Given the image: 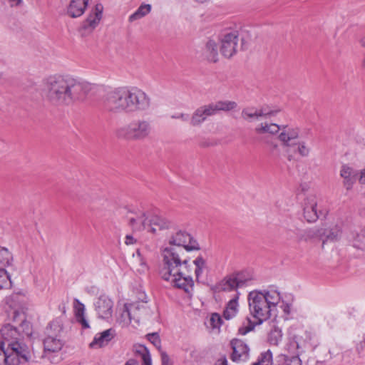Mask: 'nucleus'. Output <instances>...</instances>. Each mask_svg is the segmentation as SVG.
<instances>
[{
	"label": "nucleus",
	"instance_id": "56",
	"mask_svg": "<svg viewBox=\"0 0 365 365\" xmlns=\"http://www.w3.org/2000/svg\"><path fill=\"white\" fill-rule=\"evenodd\" d=\"M218 365H228L227 360L225 357H222L217 361Z\"/></svg>",
	"mask_w": 365,
	"mask_h": 365
},
{
	"label": "nucleus",
	"instance_id": "2",
	"mask_svg": "<svg viewBox=\"0 0 365 365\" xmlns=\"http://www.w3.org/2000/svg\"><path fill=\"white\" fill-rule=\"evenodd\" d=\"M103 106L114 114H130L149 110L151 99L143 90L137 87L121 86L106 93Z\"/></svg>",
	"mask_w": 365,
	"mask_h": 365
},
{
	"label": "nucleus",
	"instance_id": "9",
	"mask_svg": "<svg viewBox=\"0 0 365 365\" xmlns=\"http://www.w3.org/2000/svg\"><path fill=\"white\" fill-rule=\"evenodd\" d=\"M140 225H135V230H146L148 232L155 234L158 230L168 229L170 222L150 212L140 211Z\"/></svg>",
	"mask_w": 365,
	"mask_h": 365
},
{
	"label": "nucleus",
	"instance_id": "52",
	"mask_svg": "<svg viewBox=\"0 0 365 365\" xmlns=\"http://www.w3.org/2000/svg\"><path fill=\"white\" fill-rule=\"evenodd\" d=\"M359 182L361 185H365V168L359 173Z\"/></svg>",
	"mask_w": 365,
	"mask_h": 365
},
{
	"label": "nucleus",
	"instance_id": "44",
	"mask_svg": "<svg viewBox=\"0 0 365 365\" xmlns=\"http://www.w3.org/2000/svg\"><path fill=\"white\" fill-rule=\"evenodd\" d=\"M208 323L209 326L211 327L212 329L220 328L222 324L221 317L220 316V314L217 313H213L212 314Z\"/></svg>",
	"mask_w": 365,
	"mask_h": 365
},
{
	"label": "nucleus",
	"instance_id": "22",
	"mask_svg": "<svg viewBox=\"0 0 365 365\" xmlns=\"http://www.w3.org/2000/svg\"><path fill=\"white\" fill-rule=\"evenodd\" d=\"M89 0H71L66 13L71 18L82 16L87 8Z\"/></svg>",
	"mask_w": 365,
	"mask_h": 365
},
{
	"label": "nucleus",
	"instance_id": "13",
	"mask_svg": "<svg viewBox=\"0 0 365 365\" xmlns=\"http://www.w3.org/2000/svg\"><path fill=\"white\" fill-rule=\"evenodd\" d=\"M239 37L236 31L225 34L220 41V51L226 58H230L237 51Z\"/></svg>",
	"mask_w": 365,
	"mask_h": 365
},
{
	"label": "nucleus",
	"instance_id": "41",
	"mask_svg": "<svg viewBox=\"0 0 365 365\" xmlns=\"http://www.w3.org/2000/svg\"><path fill=\"white\" fill-rule=\"evenodd\" d=\"M353 245L358 249L365 247V227L361 228L360 232L356 234L353 240Z\"/></svg>",
	"mask_w": 365,
	"mask_h": 365
},
{
	"label": "nucleus",
	"instance_id": "25",
	"mask_svg": "<svg viewBox=\"0 0 365 365\" xmlns=\"http://www.w3.org/2000/svg\"><path fill=\"white\" fill-rule=\"evenodd\" d=\"M280 125L274 123L263 122L257 125L255 128V132L259 135L264 134L274 135L279 132Z\"/></svg>",
	"mask_w": 365,
	"mask_h": 365
},
{
	"label": "nucleus",
	"instance_id": "40",
	"mask_svg": "<svg viewBox=\"0 0 365 365\" xmlns=\"http://www.w3.org/2000/svg\"><path fill=\"white\" fill-rule=\"evenodd\" d=\"M282 333L280 329L274 327L272 329L269 334L268 340L269 342L272 345H278L282 341Z\"/></svg>",
	"mask_w": 365,
	"mask_h": 365
},
{
	"label": "nucleus",
	"instance_id": "45",
	"mask_svg": "<svg viewBox=\"0 0 365 365\" xmlns=\"http://www.w3.org/2000/svg\"><path fill=\"white\" fill-rule=\"evenodd\" d=\"M147 338L155 347L160 348V339L157 333L148 334Z\"/></svg>",
	"mask_w": 365,
	"mask_h": 365
},
{
	"label": "nucleus",
	"instance_id": "1",
	"mask_svg": "<svg viewBox=\"0 0 365 365\" xmlns=\"http://www.w3.org/2000/svg\"><path fill=\"white\" fill-rule=\"evenodd\" d=\"M91 85L71 76H51L43 82L45 99L52 106H71L83 101L91 91Z\"/></svg>",
	"mask_w": 365,
	"mask_h": 365
},
{
	"label": "nucleus",
	"instance_id": "43",
	"mask_svg": "<svg viewBox=\"0 0 365 365\" xmlns=\"http://www.w3.org/2000/svg\"><path fill=\"white\" fill-rule=\"evenodd\" d=\"M133 258L135 262L139 265V267L137 269V270L140 272H144L147 269V266L139 250H137L136 254L133 255Z\"/></svg>",
	"mask_w": 365,
	"mask_h": 365
},
{
	"label": "nucleus",
	"instance_id": "5",
	"mask_svg": "<svg viewBox=\"0 0 365 365\" xmlns=\"http://www.w3.org/2000/svg\"><path fill=\"white\" fill-rule=\"evenodd\" d=\"M190 273V265L187 259H180L178 252H175V250L165 251L164 262L160 270L164 280L170 282L174 287L190 294L194 287V281Z\"/></svg>",
	"mask_w": 365,
	"mask_h": 365
},
{
	"label": "nucleus",
	"instance_id": "37",
	"mask_svg": "<svg viewBox=\"0 0 365 365\" xmlns=\"http://www.w3.org/2000/svg\"><path fill=\"white\" fill-rule=\"evenodd\" d=\"M12 254L6 248L0 247V267L5 268L11 264Z\"/></svg>",
	"mask_w": 365,
	"mask_h": 365
},
{
	"label": "nucleus",
	"instance_id": "50",
	"mask_svg": "<svg viewBox=\"0 0 365 365\" xmlns=\"http://www.w3.org/2000/svg\"><path fill=\"white\" fill-rule=\"evenodd\" d=\"M172 118H179L181 119L182 121L187 122L190 120V118L188 114L185 113H180L178 115H172Z\"/></svg>",
	"mask_w": 365,
	"mask_h": 365
},
{
	"label": "nucleus",
	"instance_id": "35",
	"mask_svg": "<svg viewBox=\"0 0 365 365\" xmlns=\"http://www.w3.org/2000/svg\"><path fill=\"white\" fill-rule=\"evenodd\" d=\"M134 351L141 357L142 365H152L151 356L145 346L136 345L134 346Z\"/></svg>",
	"mask_w": 365,
	"mask_h": 365
},
{
	"label": "nucleus",
	"instance_id": "30",
	"mask_svg": "<svg viewBox=\"0 0 365 365\" xmlns=\"http://www.w3.org/2000/svg\"><path fill=\"white\" fill-rule=\"evenodd\" d=\"M74 309H75V314L76 318L78 322H79L82 327L84 329L89 328V324L88 321L85 317V306L83 303H81L78 299H76L74 300Z\"/></svg>",
	"mask_w": 365,
	"mask_h": 365
},
{
	"label": "nucleus",
	"instance_id": "14",
	"mask_svg": "<svg viewBox=\"0 0 365 365\" xmlns=\"http://www.w3.org/2000/svg\"><path fill=\"white\" fill-rule=\"evenodd\" d=\"M11 320L19 324L21 328V333L27 336L31 334V326L29 322L26 320V308L20 306L12 309L10 314Z\"/></svg>",
	"mask_w": 365,
	"mask_h": 365
},
{
	"label": "nucleus",
	"instance_id": "47",
	"mask_svg": "<svg viewBox=\"0 0 365 365\" xmlns=\"http://www.w3.org/2000/svg\"><path fill=\"white\" fill-rule=\"evenodd\" d=\"M299 344L295 341V340H292L290 341L287 344V351L291 353V354H296V355H298V349H299Z\"/></svg>",
	"mask_w": 365,
	"mask_h": 365
},
{
	"label": "nucleus",
	"instance_id": "38",
	"mask_svg": "<svg viewBox=\"0 0 365 365\" xmlns=\"http://www.w3.org/2000/svg\"><path fill=\"white\" fill-rule=\"evenodd\" d=\"M252 365H273L272 353L270 350H267L261 353L257 361Z\"/></svg>",
	"mask_w": 365,
	"mask_h": 365
},
{
	"label": "nucleus",
	"instance_id": "16",
	"mask_svg": "<svg viewBox=\"0 0 365 365\" xmlns=\"http://www.w3.org/2000/svg\"><path fill=\"white\" fill-rule=\"evenodd\" d=\"M103 6L101 4H97L92 8L87 18L82 24V29L89 31L95 29L99 24L103 16Z\"/></svg>",
	"mask_w": 365,
	"mask_h": 365
},
{
	"label": "nucleus",
	"instance_id": "23",
	"mask_svg": "<svg viewBox=\"0 0 365 365\" xmlns=\"http://www.w3.org/2000/svg\"><path fill=\"white\" fill-rule=\"evenodd\" d=\"M113 336L114 331L112 329L105 330L95 336L93 340L90 344V347L92 349L101 348L107 345Z\"/></svg>",
	"mask_w": 365,
	"mask_h": 365
},
{
	"label": "nucleus",
	"instance_id": "6",
	"mask_svg": "<svg viewBox=\"0 0 365 365\" xmlns=\"http://www.w3.org/2000/svg\"><path fill=\"white\" fill-rule=\"evenodd\" d=\"M153 130L152 122L148 119L141 118L119 127L115 130V135L120 139L141 141L149 138Z\"/></svg>",
	"mask_w": 365,
	"mask_h": 365
},
{
	"label": "nucleus",
	"instance_id": "53",
	"mask_svg": "<svg viewBox=\"0 0 365 365\" xmlns=\"http://www.w3.org/2000/svg\"><path fill=\"white\" fill-rule=\"evenodd\" d=\"M282 308L283 309V312H284V314L287 315L290 314L291 307L289 304L283 303L282 305Z\"/></svg>",
	"mask_w": 365,
	"mask_h": 365
},
{
	"label": "nucleus",
	"instance_id": "15",
	"mask_svg": "<svg viewBox=\"0 0 365 365\" xmlns=\"http://www.w3.org/2000/svg\"><path fill=\"white\" fill-rule=\"evenodd\" d=\"M95 311L101 319L108 320L113 315V302L106 295H101L94 303Z\"/></svg>",
	"mask_w": 365,
	"mask_h": 365
},
{
	"label": "nucleus",
	"instance_id": "7",
	"mask_svg": "<svg viewBox=\"0 0 365 365\" xmlns=\"http://www.w3.org/2000/svg\"><path fill=\"white\" fill-rule=\"evenodd\" d=\"M199 249L198 243L189 233L182 230L178 231L170 236L168 245L162 250L163 262H164V254L166 250H175V252H178L180 259H185L183 257L184 250L191 251Z\"/></svg>",
	"mask_w": 365,
	"mask_h": 365
},
{
	"label": "nucleus",
	"instance_id": "26",
	"mask_svg": "<svg viewBox=\"0 0 365 365\" xmlns=\"http://www.w3.org/2000/svg\"><path fill=\"white\" fill-rule=\"evenodd\" d=\"M190 265V271L192 269L194 270L196 281L200 282L202 276L207 268L205 259L202 257L199 256L192 261V265Z\"/></svg>",
	"mask_w": 365,
	"mask_h": 365
},
{
	"label": "nucleus",
	"instance_id": "32",
	"mask_svg": "<svg viewBox=\"0 0 365 365\" xmlns=\"http://www.w3.org/2000/svg\"><path fill=\"white\" fill-rule=\"evenodd\" d=\"M311 151L312 148L310 145L306 141L299 140V139L292 148L294 157L296 154H298L302 158H307L310 155Z\"/></svg>",
	"mask_w": 365,
	"mask_h": 365
},
{
	"label": "nucleus",
	"instance_id": "36",
	"mask_svg": "<svg viewBox=\"0 0 365 365\" xmlns=\"http://www.w3.org/2000/svg\"><path fill=\"white\" fill-rule=\"evenodd\" d=\"M300 230L294 226L285 227L282 235L283 239L287 241L295 240L299 238Z\"/></svg>",
	"mask_w": 365,
	"mask_h": 365
},
{
	"label": "nucleus",
	"instance_id": "33",
	"mask_svg": "<svg viewBox=\"0 0 365 365\" xmlns=\"http://www.w3.org/2000/svg\"><path fill=\"white\" fill-rule=\"evenodd\" d=\"M204 55L207 58V59L212 62H216L218 60V51H217V46L216 43L210 40L206 43V46L204 49Z\"/></svg>",
	"mask_w": 365,
	"mask_h": 365
},
{
	"label": "nucleus",
	"instance_id": "39",
	"mask_svg": "<svg viewBox=\"0 0 365 365\" xmlns=\"http://www.w3.org/2000/svg\"><path fill=\"white\" fill-rule=\"evenodd\" d=\"M11 286L10 277L5 268L0 267V289H8Z\"/></svg>",
	"mask_w": 365,
	"mask_h": 365
},
{
	"label": "nucleus",
	"instance_id": "28",
	"mask_svg": "<svg viewBox=\"0 0 365 365\" xmlns=\"http://www.w3.org/2000/svg\"><path fill=\"white\" fill-rule=\"evenodd\" d=\"M213 115L217 114L220 111H230L237 108V104L232 101H219L215 103H209Z\"/></svg>",
	"mask_w": 365,
	"mask_h": 365
},
{
	"label": "nucleus",
	"instance_id": "27",
	"mask_svg": "<svg viewBox=\"0 0 365 365\" xmlns=\"http://www.w3.org/2000/svg\"><path fill=\"white\" fill-rule=\"evenodd\" d=\"M130 304L137 305L138 307H141L140 309H137L135 310L133 313V321L137 323L142 319H146L149 318L152 315V311L148 307V306L145 302H134L130 303Z\"/></svg>",
	"mask_w": 365,
	"mask_h": 365
},
{
	"label": "nucleus",
	"instance_id": "19",
	"mask_svg": "<svg viewBox=\"0 0 365 365\" xmlns=\"http://www.w3.org/2000/svg\"><path fill=\"white\" fill-rule=\"evenodd\" d=\"M212 115H214L210 105L206 104L202 106L197 108L192 113L190 119V123L192 126H199L205 121L208 117Z\"/></svg>",
	"mask_w": 365,
	"mask_h": 365
},
{
	"label": "nucleus",
	"instance_id": "18",
	"mask_svg": "<svg viewBox=\"0 0 365 365\" xmlns=\"http://www.w3.org/2000/svg\"><path fill=\"white\" fill-rule=\"evenodd\" d=\"M340 176L343 178V185L346 190H351L359 178V172L354 168L343 165L340 169Z\"/></svg>",
	"mask_w": 365,
	"mask_h": 365
},
{
	"label": "nucleus",
	"instance_id": "20",
	"mask_svg": "<svg viewBox=\"0 0 365 365\" xmlns=\"http://www.w3.org/2000/svg\"><path fill=\"white\" fill-rule=\"evenodd\" d=\"M137 305L125 304L122 308L119 309V314L117 322L122 326H128L132 320H133V313L137 309H140Z\"/></svg>",
	"mask_w": 365,
	"mask_h": 365
},
{
	"label": "nucleus",
	"instance_id": "12",
	"mask_svg": "<svg viewBox=\"0 0 365 365\" xmlns=\"http://www.w3.org/2000/svg\"><path fill=\"white\" fill-rule=\"evenodd\" d=\"M279 111V110L272 109L267 106L259 108L247 107L242 109L241 116L245 120L252 122L275 116Z\"/></svg>",
	"mask_w": 365,
	"mask_h": 365
},
{
	"label": "nucleus",
	"instance_id": "31",
	"mask_svg": "<svg viewBox=\"0 0 365 365\" xmlns=\"http://www.w3.org/2000/svg\"><path fill=\"white\" fill-rule=\"evenodd\" d=\"M238 299L239 293H236L234 297L228 302L223 314L226 319H230L237 314L238 312Z\"/></svg>",
	"mask_w": 365,
	"mask_h": 365
},
{
	"label": "nucleus",
	"instance_id": "48",
	"mask_svg": "<svg viewBox=\"0 0 365 365\" xmlns=\"http://www.w3.org/2000/svg\"><path fill=\"white\" fill-rule=\"evenodd\" d=\"M266 144L269 146V150L272 154H277L279 150V145L274 140H265Z\"/></svg>",
	"mask_w": 365,
	"mask_h": 365
},
{
	"label": "nucleus",
	"instance_id": "4",
	"mask_svg": "<svg viewBox=\"0 0 365 365\" xmlns=\"http://www.w3.org/2000/svg\"><path fill=\"white\" fill-rule=\"evenodd\" d=\"M0 365H20L31 359V351L24 341V334L8 323L0 329Z\"/></svg>",
	"mask_w": 365,
	"mask_h": 365
},
{
	"label": "nucleus",
	"instance_id": "24",
	"mask_svg": "<svg viewBox=\"0 0 365 365\" xmlns=\"http://www.w3.org/2000/svg\"><path fill=\"white\" fill-rule=\"evenodd\" d=\"M64 342L61 336L46 334L43 340L44 351L48 352H58L61 350Z\"/></svg>",
	"mask_w": 365,
	"mask_h": 365
},
{
	"label": "nucleus",
	"instance_id": "57",
	"mask_svg": "<svg viewBox=\"0 0 365 365\" xmlns=\"http://www.w3.org/2000/svg\"><path fill=\"white\" fill-rule=\"evenodd\" d=\"M197 2H200V3H203L205 2L206 0H195Z\"/></svg>",
	"mask_w": 365,
	"mask_h": 365
},
{
	"label": "nucleus",
	"instance_id": "49",
	"mask_svg": "<svg viewBox=\"0 0 365 365\" xmlns=\"http://www.w3.org/2000/svg\"><path fill=\"white\" fill-rule=\"evenodd\" d=\"M160 356L162 365H173V361L166 352L161 351Z\"/></svg>",
	"mask_w": 365,
	"mask_h": 365
},
{
	"label": "nucleus",
	"instance_id": "46",
	"mask_svg": "<svg viewBox=\"0 0 365 365\" xmlns=\"http://www.w3.org/2000/svg\"><path fill=\"white\" fill-rule=\"evenodd\" d=\"M284 361L285 365H302V361L298 355H295L291 357L285 356Z\"/></svg>",
	"mask_w": 365,
	"mask_h": 365
},
{
	"label": "nucleus",
	"instance_id": "11",
	"mask_svg": "<svg viewBox=\"0 0 365 365\" xmlns=\"http://www.w3.org/2000/svg\"><path fill=\"white\" fill-rule=\"evenodd\" d=\"M250 280L243 272H234L225 277L215 286L216 292H232L245 286Z\"/></svg>",
	"mask_w": 365,
	"mask_h": 365
},
{
	"label": "nucleus",
	"instance_id": "10",
	"mask_svg": "<svg viewBox=\"0 0 365 365\" xmlns=\"http://www.w3.org/2000/svg\"><path fill=\"white\" fill-rule=\"evenodd\" d=\"M310 232L312 236L322 240L324 245L327 242H335L341 237L342 222L339 221L325 222L321 227L312 230Z\"/></svg>",
	"mask_w": 365,
	"mask_h": 365
},
{
	"label": "nucleus",
	"instance_id": "29",
	"mask_svg": "<svg viewBox=\"0 0 365 365\" xmlns=\"http://www.w3.org/2000/svg\"><path fill=\"white\" fill-rule=\"evenodd\" d=\"M65 317L61 316L53 319L46 328V334L61 337Z\"/></svg>",
	"mask_w": 365,
	"mask_h": 365
},
{
	"label": "nucleus",
	"instance_id": "51",
	"mask_svg": "<svg viewBox=\"0 0 365 365\" xmlns=\"http://www.w3.org/2000/svg\"><path fill=\"white\" fill-rule=\"evenodd\" d=\"M136 240L130 235H128L125 238V243L127 245H134L136 242Z\"/></svg>",
	"mask_w": 365,
	"mask_h": 365
},
{
	"label": "nucleus",
	"instance_id": "34",
	"mask_svg": "<svg viewBox=\"0 0 365 365\" xmlns=\"http://www.w3.org/2000/svg\"><path fill=\"white\" fill-rule=\"evenodd\" d=\"M151 11V5L148 4H141L138 9L129 16L128 21L133 22L139 20L146 15H148Z\"/></svg>",
	"mask_w": 365,
	"mask_h": 365
},
{
	"label": "nucleus",
	"instance_id": "8",
	"mask_svg": "<svg viewBox=\"0 0 365 365\" xmlns=\"http://www.w3.org/2000/svg\"><path fill=\"white\" fill-rule=\"evenodd\" d=\"M300 134L301 130L299 127L288 125H280L277 139L284 150V156L289 161L294 160L292 148L299 139Z\"/></svg>",
	"mask_w": 365,
	"mask_h": 365
},
{
	"label": "nucleus",
	"instance_id": "42",
	"mask_svg": "<svg viewBox=\"0 0 365 365\" xmlns=\"http://www.w3.org/2000/svg\"><path fill=\"white\" fill-rule=\"evenodd\" d=\"M128 225L131 227L133 232H138L135 230V225H140V211L137 212H131L129 215H128Z\"/></svg>",
	"mask_w": 365,
	"mask_h": 365
},
{
	"label": "nucleus",
	"instance_id": "54",
	"mask_svg": "<svg viewBox=\"0 0 365 365\" xmlns=\"http://www.w3.org/2000/svg\"><path fill=\"white\" fill-rule=\"evenodd\" d=\"M9 2L11 6H17L22 3V0H9Z\"/></svg>",
	"mask_w": 365,
	"mask_h": 365
},
{
	"label": "nucleus",
	"instance_id": "17",
	"mask_svg": "<svg viewBox=\"0 0 365 365\" xmlns=\"http://www.w3.org/2000/svg\"><path fill=\"white\" fill-rule=\"evenodd\" d=\"M232 354L231 359L233 361H245L250 356L248 346L242 340L234 339L231 341Z\"/></svg>",
	"mask_w": 365,
	"mask_h": 365
},
{
	"label": "nucleus",
	"instance_id": "55",
	"mask_svg": "<svg viewBox=\"0 0 365 365\" xmlns=\"http://www.w3.org/2000/svg\"><path fill=\"white\" fill-rule=\"evenodd\" d=\"M124 365H139V362L136 359H130Z\"/></svg>",
	"mask_w": 365,
	"mask_h": 365
},
{
	"label": "nucleus",
	"instance_id": "21",
	"mask_svg": "<svg viewBox=\"0 0 365 365\" xmlns=\"http://www.w3.org/2000/svg\"><path fill=\"white\" fill-rule=\"evenodd\" d=\"M317 206V202L315 196L312 195L307 197L304 207V217L307 222H314L318 219Z\"/></svg>",
	"mask_w": 365,
	"mask_h": 365
},
{
	"label": "nucleus",
	"instance_id": "3",
	"mask_svg": "<svg viewBox=\"0 0 365 365\" xmlns=\"http://www.w3.org/2000/svg\"><path fill=\"white\" fill-rule=\"evenodd\" d=\"M247 299L250 312L255 321H252L248 317H246L238 329L241 335H245L252 331L256 325L261 324L272 315H275L277 306L281 302V295L277 290H255L249 293Z\"/></svg>",
	"mask_w": 365,
	"mask_h": 365
}]
</instances>
